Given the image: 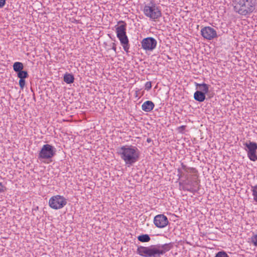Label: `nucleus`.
I'll return each instance as SVG.
<instances>
[{"mask_svg":"<svg viewBox=\"0 0 257 257\" xmlns=\"http://www.w3.org/2000/svg\"><path fill=\"white\" fill-rule=\"evenodd\" d=\"M19 130V133H20L21 132V130Z\"/></svg>","mask_w":257,"mask_h":257,"instance_id":"a19ab883","label":"nucleus"},{"mask_svg":"<svg viewBox=\"0 0 257 257\" xmlns=\"http://www.w3.org/2000/svg\"><path fill=\"white\" fill-rule=\"evenodd\" d=\"M32 134V130H30V134H29L28 132V130H22V135H24L25 136H30L31 134Z\"/></svg>","mask_w":257,"mask_h":257,"instance_id":"a878e982","label":"nucleus"},{"mask_svg":"<svg viewBox=\"0 0 257 257\" xmlns=\"http://www.w3.org/2000/svg\"><path fill=\"white\" fill-rule=\"evenodd\" d=\"M214 257H229L226 251L224 250H221L217 252Z\"/></svg>","mask_w":257,"mask_h":257,"instance_id":"4be33fe9","label":"nucleus"},{"mask_svg":"<svg viewBox=\"0 0 257 257\" xmlns=\"http://www.w3.org/2000/svg\"><path fill=\"white\" fill-rule=\"evenodd\" d=\"M17 76L20 78L19 84L21 89H23L26 84L25 79L29 77L28 72L26 71H20L17 73Z\"/></svg>","mask_w":257,"mask_h":257,"instance_id":"ddd939ff","label":"nucleus"},{"mask_svg":"<svg viewBox=\"0 0 257 257\" xmlns=\"http://www.w3.org/2000/svg\"><path fill=\"white\" fill-rule=\"evenodd\" d=\"M154 107L155 104L154 102L151 100H147L143 103L142 105V109L143 111L149 112L151 111Z\"/></svg>","mask_w":257,"mask_h":257,"instance_id":"2eb2a0df","label":"nucleus"},{"mask_svg":"<svg viewBox=\"0 0 257 257\" xmlns=\"http://www.w3.org/2000/svg\"><path fill=\"white\" fill-rule=\"evenodd\" d=\"M70 139H73V136L72 135V136L71 137Z\"/></svg>","mask_w":257,"mask_h":257,"instance_id":"ea45409f","label":"nucleus"},{"mask_svg":"<svg viewBox=\"0 0 257 257\" xmlns=\"http://www.w3.org/2000/svg\"><path fill=\"white\" fill-rule=\"evenodd\" d=\"M244 146V150L247 153L248 158L250 161L254 162L256 157L257 150V143L254 142L248 141L243 143Z\"/></svg>","mask_w":257,"mask_h":257,"instance_id":"0eeeda50","label":"nucleus"},{"mask_svg":"<svg viewBox=\"0 0 257 257\" xmlns=\"http://www.w3.org/2000/svg\"><path fill=\"white\" fill-rule=\"evenodd\" d=\"M116 153L127 167L133 166L140 158L141 152L136 146L125 145L116 149Z\"/></svg>","mask_w":257,"mask_h":257,"instance_id":"f257e3e1","label":"nucleus"},{"mask_svg":"<svg viewBox=\"0 0 257 257\" xmlns=\"http://www.w3.org/2000/svg\"><path fill=\"white\" fill-rule=\"evenodd\" d=\"M199 132L200 133V135H201L200 137H201V139H203V138H204V137L202 135V133H201V130H199Z\"/></svg>","mask_w":257,"mask_h":257,"instance_id":"f704fd0d","label":"nucleus"},{"mask_svg":"<svg viewBox=\"0 0 257 257\" xmlns=\"http://www.w3.org/2000/svg\"><path fill=\"white\" fill-rule=\"evenodd\" d=\"M153 222L155 225L159 228H164L169 223L167 217L164 214H158L155 216Z\"/></svg>","mask_w":257,"mask_h":257,"instance_id":"9b49d317","label":"nucleus"},{"mask_svg":"<svg viewBox=\"0 0 257 257\" xmlns=\"http://www.w3.org/2000/svg\"><path fill=\"white\" fill-rule=\"evenodd\" d=\"M185 131H186V130L182 129V130H181L180 132H181V133H185Z\"/></svg>","mask_w":257,"mask_h":257,"instance_id":"4c0bfd02","label":"nucleus"},{"mask_svg":"<svg viewBox=\"0 0 257 257\" xmlns=\"http://www.w3.org/2000/svg\"><path fill=\"white\" fill-rule=\"evenodd\" d=\"M246 4H247L249 7L252 6L254 7V3L253 2V0H243Z\"/></svg>","mask_w":257,"mask_h":257,"instance_id":"cd10ccee","label":"nucleus"},{"mask_svg":"<svg viewBox=\"0 0 257 257\" xmlns=\"http://www.w3.org/2000/svg\"><path fill=\"white\" fill-rule=\"evenodd\" d=\"M177 172H178L177 176H178L179 179H181L185 175L184 173L183 172V170H182V169H181V168L177 169Z\"/></svg>","mask_w":257,"mask_h":257,"instance_id":"393cba45","label":"nucleus"},{"mask_svg":"<svg viewBox=\"0 0 257 257\" xmlns=\"http://www.w3.org/2000/svg\"><path fill=\"white\" fill-rule=\"evenodd\" d=\"M6 5V0H0V8H3Z\"/></svg>","mask_w":257,"mask_h":257,"instance_id":"7c9ffc66","label":"nucleus"},{"mask_svg":"<svg viewBox=\"0 0 257 257\" xmlns=\"http://www.w3.org/2000/svg\"><path fill=\"white\" fill-rule=\"evenodd\" d=\"M62 133H65L67 134V130H62Z\"/></svg>","mask_w":257,"mask_h":257,"instance_id":"c9c22d12","label":"nucleus"},{"mask_svg":"<svg viewBox=\"0 0 257 257\" xmlns=\"http://www.w3.org/2000/svg\"><path fill=\"white\" fill-rule=\"evenodd\" d=\"M74 77L72 74L66 73L64 76V81L67 84H71L74 82Z\"/></svg>","mask_w":257,"mask_h":257,"instance_id":"412c9836","label":"nucleus"},{"mask_svg":"<svg viewBox=\"0 0 257 257\" xmlns=\"http://www.w3.org/2000/svg\"><path fill=\"white\" fill-rule=\"evenodd\" d=\"M6 190V187L2 184V183L0 182V193L5 192Z\"/></svg>","mask_w":257,"mask_h":257,"instance_id":"c85d7f7f","label":"nucleus"},{"mask_svg":"<svg viewBox=\"0 0 257 257\" xmlns=\"http://www.w3.org/2000/svg\"><path fill=\"white\" fill-rule=\"evenodd\" d=\"M24 68V65L22 62H16L13 64V69L17 73L20 71H22Z\"/></svg>","mask_w":257,"mask_h":257,"instance_id":"aec40b11","label":"nucleus"},{"mask_svg":"<svg viewBox=\"0 0 257 257\" xmlns=\"http://www.w3.org/2000/svg\"><path fill=\"white\" fill-rule=\"evenodd\" d=\"M182 170L186 172H191L192 173H197V170L194 168L187 167L184 163H182L181 164Z\"/></svg>","mask_w":257,"mask_h":257,"instance_id":"6ab92c4d","label":"nucleus"},{"mask_svg":"<svg viewBox=\"0 0 257 257\" xmlns=\"http://www.w3.org/2000/svg\"><path fill=\"white\" fill-rule=\"evenodd\" d=\"M250 239V242L255 246H257V233L252 235Z\"/></svg>","mask_w":257,"mask_h":257,"instance_id":"b1692460","label":"nucleus"},{"mask_svg":"<svg viewBox=\"0 0 257 257\" xmlns=\"http://www.w3.org/2000/svg\"><path fill=\"white\" fill-rule=\"evenodd\" d=\"M196 85L197 86V88H199L200 89V91H202V92L204 93L205 94L209 92V85L205 84V83H202V84H199L196 83Z\"/></svg>","mask_w":257,"mask_h":257,"instance_id":"f3484780","label":"nucleus"},{"mask_svg":"<svg viewBox=\"0 0 257 257\" xmlns=\"http://www.w3.org/2000/svg\"><path fill=\"white\" fill-rule=\"evenodd\" d=\"M147 142L148 143H151V142H152V139L151 138H147Z\"/></svg>","mask_w":257,"mask_h":257,"instance_id":"72a5a7b5","label":"nucleus"},{"mask_svg":"<svg viewBox=\"0 0 257 257\" xmlns=\"http://www.w3.org/2000/svg\"><path fill=\"white\" fill-rule=\"evenodd\" d=\"M178 128H181V129L184 128V125L180 126L178 127Z\"/></svg>","mask_w":257,"mask_h":257,"instance_id":"e433bc0d","label":"nucleus"},{"mask_svg":"<svg viewBox=\"0 0 257 257\" xmlns=\"http://www.w3.org/2000/svg\"><path fill=\"white\" fill-rule=\"evenodd\" d=\"M138 240L142 242H148L151 240V237L149 234H143L137 237Z\"/></svg>","mask_w":257,"mask_h":257,"instance_id":"a211bd4d","label":"nucleus"},{"mask_svg":"<svg viewBox=\"0 0 257 257\" xmlns=\"http://www.w3.org/2000/svg\"><path fill=\"white\" fill-rule=\"evenodd\" d=\"M56 149L53 146L49 144L44 145L38 154V159L40 161L51 160L55 155Z\"/></svg>","mask_w":257,"mask_h":257,"instance_id":"39448f33","label":"nucleus"},{"mask_svg":"<svg viewBox=\"0 0 257 257\" xmlns=\"http://www.w3.org/2000/svg\"><path fill=\"white\" fill-rule=\"evenodd\" d=\"M67 199L63 196L57 195L51 197L49 200V206L55 210L64 207L67 204Z\"/></svg>","mask_w":257,"mask_h":257,"instance_id":"423d86ee","label":"nucleus"},{"mask_svg":"<svg viewBox=\"0 0 257 257\" xmlns=\"http://www.w3.org/2000/svg\"><path fill=\"white\" fill-rule=\"evenodd\" d=\"M118 26H116V33L117 38L123 47V50L127 53L129 52L130 45L128 38L126 35V24L122 21L118 22Z\"/></svg>","mask_w":257,"mask_h":257,"instance_id":"7ed1b4c3","label":"nucleus"},{"mask_svg":"<svg viewBox=\"0 0 257 257\" xmlns=\"http://www.w3.org/2000/svg\"><path fill=\"white\" fill-rule=\"evenodd\" d=\"M251 186V191L252 192V195L253 196V200L255 202H257V188Z\"/></svg>","mask_w":257,"mask_h":257,"instance_id":"5701e85b","label":"nucleus"},{"mask_svg":"<svg viewBox=\"0 0 257 257\" xmlns=\"http://www.w3.org/2000/svg\"><path fill=\"white\" fill-rule=\"evenodd\" d=\"M152 88V84L151 82L148 81L145 84V89L147 90H149Z\"/></svg>","mask_w":257,"mask_h":257,"instance_id":"bb28decb","label":"nucleus"},{"mask_svg":"<svg viewBox=\"0 0 257 257\" xmlns=\"http://www.w3.org/2000/svg\"><path fill=\"white\" fill-rule=\"evenodd\" d=\"M157 257H161L166 252L169 251L174 246V242H170L164 244L155 245Z\"/></svg>","mask_w":257,"mask_h":257,"instance_id":"f8f14e48","label":"nucleus"},{"mask_svg":"<svg viewBox=\"0 0 257 257\" xmlns=\"http://www.w3.org/2000/svg\"><path fill=\"white\" fill-rule=\"evenodd\" d=\"M246 4V3L243 0H240L239 2H238V5H239V7H245Z\"/></svg>","mask_w":257,"mask_h":257,"instance_id":"c756f323","label":"nucleus"},{"mask_svg":"<svg viewBox=\"0 0 257 257\" xmlns=\"http://www.w3.org/2000/svg\"><path fill=\"white\" fill-rule=\"evenodd\" d=\"M39 209V207L38 206H36V207L32 209V212H34V211H36L38 210Z\"/></svg>","mask_w":257,"mask_h":257,"instance_id":"473e14b6","label":"nucleus"},{"mask_svg":"<svg viewBox=\"0 0 257 257\" xmlns=\"http://www.w3.org/2000/svg\"><path fill=\"white\" fill-rule=\"evenodd\" d=\"M136 252L144 257H157L155 245L149 246H139Z\"/></svg>","mask_w":257,"mask_h":257,"instance_id":"6e6552de","label":"nucleus"},{"mask_svg":"<svg viewBox=\"0 0 257 257\" xmlns=\"http://www.w3.org/2000/svg\"><path fill=\"white\" fill-rule=\"evenodd\" d=\"M112 49L115 52V53H116V46H115V43H112Z\"/></svg>","mask_w":257,"mask_h":257,"instance_id":"2f4dec72","label":"nucleus"},{"mask_svg":"<svg viewBox=\"0 0 257 257\" xmlns=\"http://www.w3.org/2000/svg\"><path fill=\"white\" fill-rule=\"evenodd\" d=\"M235 10L240 15H246L252 13L254 10V7H248L247 9L245 8V7H240L238 8V6H235L234 7Z\"/></svg>","mask_w":257,"mask_h":257,"instance_id":"4468645a","label":"nucleus"},{"mask_svg":"<svg viewBox=\"0 0 257 257\" xmlns=\"http://www.w3.org/2000/svg\"><path fill=\"white\" fill-rule=\"evenodd\" d=\"M194 98L196 101L203 102L205 99L206 96L204 93L197 90L194 94Z\"/></svg>","mask_w":257,"mask_h":257,"instance_id":"dca6fc26","label":"nucleus"},{"mask_svg":"<svg viewBox=\"0 0 257 257\" xmlns=\"http://www.w3.org/2000/svg\"><path fill=\"white\" fill-rule=\"evenodd\" d=\"M141 44L142 48L146 51H153L156 48L157 42L153 37H147L143 39Z\"/></svg>","mask_w":257,"mask_h":257,"instance_id":"1a4fd4ad","label":"nucleus"},{"mask_svg":"<svg viewBox=\"0 0 257 257\" xmlns=\"http://www.w3.org/2000/svg\"><path fill=\"white\" fill-rule=\"evenodd\" d=\"M200 32L204 39L207 40H212L218 37L216 31L209 26L202 28Z\"/></svg>","mask_w":257,"mask_h":257,"instance_id":"9d476101","label":"nucleus"},{"mask_svg":"<svg viewBox=\"0 0 257 257\" xmlns=\"http://www.w3.org/2000/svg\"><path fill=\"white\" fill-rule=\"evenodd\" d=\"M188 176H185V179L181 180L179 182L180 190L185 191H188L191 193H195L197 192L200 189V181L198 179V175L197 173Z\"/></svg>","mask_w":257,"mask_h":257,"instance_id":"f03ea898","label":"nucleus"},{"mask_svg":"<svg viewBox=\"0 0 257 257\" xmlns=\"http://www.w3.org/2000/svg\"><path fill=\"white\" fill-rule=\"evenodd\" d=\"M143 12L147 17L154 21L160 19L162 16L160 8L153 1L144 6Z\"/></svg>","mask_w":257,"mask_h":257,"instance_id":"20e7f679","label":"nucleus"},{"mask_svg":"<svg viewBox=\"0 0 257 257\" xmlns=\"http://www.w3.org/2000/svg\"><path fill=\"white\" fill-rule=\"evenodd\" d=\"M256 158H255L254 162L257 160V151H256Z\"/></svg>","mask_w":257,"mask_h":257,"instance_id":"58836bf2","label":"nucleus"},{"mask_svg":"<svg viewBox=\"0 0 257 257\" xmlns=\"http://www.w3.org/2000/svg\"><path fill=\"white\" fill-rule=\"evenodd\" d=\"M256 179H257V176L256 177Z\"/></svg>","mask_w":257,"mask_h":257,"instance_id":"79ce46f5","label":"nucleus"}]
</instances>
